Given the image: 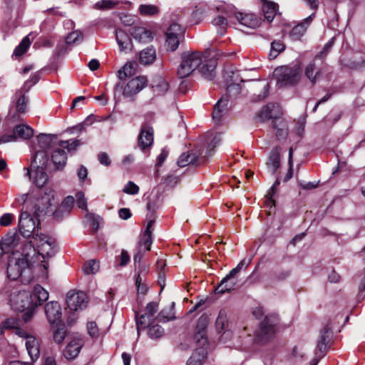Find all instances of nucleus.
<instances>
[{
	"label": "nucleus",
	"instance_id": "obj_39",
	"mask_svg": "<svg viewBox=\"0 0 365 365\" xmlns=\"http://www.w3.org/2000/svg\"><path fill=\"white\" fill-rule=\"evenodd\" d=\"M135 320H136V325L138 328V331H139L140 329H145L148 327H149L153 320L154 318L152 317H150L148 314H142L139 315L138 314H135Z\"/></svg>",
	"mask_w": 365,
	"mask_h": 365
},
{
	"label": "nucleus",
	"instance_id": "obj_21",
	"mask_svg": "<svg viewBox=\"0 0 365 365\" xmlns=\"http://www.w3.org/2000/svg\"><path fill=\"white\" fill-rule=\"evenodd\" d=\"M315 17V13L312 14L308 17L304 19V21L297 26H295L291 33L290 36L294 40H299L305 34L307 28Z\"/></svg>",
	"mask_w": 365,
	"mask_h": 365
},
{
	"label": "nucleus",
	"instance_id": "obj_23",
	"mask_svg": "<svg viewBox=\"0 0 365 365\" xmlns=\"http://www.w3.org/2000/svg\"><path fill=\"white\" fill-rule=\"evenodd\" d=\"M217 66V61L215 59L205 60L202 61L201 66H199V71L207 80H212L215 76V68Z\"/></svg>",
	"mask_w": 365,
	"mask_h": 365
},
{
	"label": "nucleus",
	"instance_id": "obj_20",
	"mask_svg": "<svg viewBox=\"0 0 365 365\" xmlns=\"http://www.w3.org/2000/svg\"><path fill=\"white\" fill-rule=\"evenodd\" d=\"M228 103V96L225 95L218 100L216 105L215 106L212 113V118L217 123H220L222 117L227 112Z\"/></svg>",
	"mask_w": 365,
	"mask_h": 365
},
{
	"label": "nucleus",
	"instance_id": "obj_61",
	"mask_svg": "<svg viewBox=\"0 0 365 365\" xmlns=\"http://www.w3.org/2000/svg\"><path fill=\"white\" fill-rule=\"evenodd\" d=\"M88 219L91 221L93 229L95 232H97L99 229L100 223L102 222V218L96 215L93 213H89L87 215Z\"/></svg>",
	"mask_w": 365,
	"mask_h": 365
},
{
	"label": "nucleus",
	"instance_id": "obj_32",
	"mask_svg": "<svg viewBox=\"0 0 365 365\" xmlns=\"http://www.w3.org/2000/svg\"><path fill=\"white\" fill-rule=\"evenodd\" d=\"M156 58L155 50L149 46L142 50L139 55L140 62L143 65H149L153 63Z\"/></svg>",
	"mask_w": 365,
	"mask_h": 365
},
{
	"label": "nucleus",
	"instance_id": "obj_45",
	"mask_svg": "<svg viewBox=\"0 0 365 365\" xmlns=\"http://www.w3.org/2000/svg\"><path fill=\"white\" fill-rule=\"evenodd\" d=\"M159 8L151 4H141L139 6V12L143 16H154L159 13Z\"/></svg>",
	"mask_w": 365,
	"mask_h": 365
},
{
	"label": "nucleus",
	"instance_id": "obj_49",
	"mask_svg": "<svg viewBox=\"0 0 365 365\" xmlns=\"http://www.w3.org/2000/svg\"><path fill=\"white\" fill-rule=\"evenodd\" d=\"M53 136L52 135L41 133L38 135L37 140L40 148L42 149H49L51 147V143Z\"/></svg>",
	"mask_w": 365,
	"mask_h": 365
},
{
	"label": "nucleus",
	"instance_id": "obj_62",
	"mask_svg": "<svg viewBox=\"0 0 365 365\" xmlns=\"http://www.w3.org/2000/svg\"><path fill=\"white\" fill-rule=\"evenodd\" d=\"M139 243L140 247L143 246L147 251H150V246L153 243L152 235L149 234H143Z\"/></svg>",
	"mask_w": 365,
	"mask_h": 365
},
{
	"label": "nucleus",
	"instance_id": "obj_57",
	"mask_svg": "<svg viewBox=\"0 0 365 365\" xmlns=\"http://www.w3.org/2000/svg\"><path fill=\"white\" fill-rule=\"evenodd\" d=\"M289 168L284 177V182H287L292 178L293 175V148H290L289 150Z\"/></svg>",
	"mask_w": 365,
	"mask_h": 365
},
{
	"label": "nucleus",
	"instance_id": "obj_26",
	"mask_svg": "<svg viewBox=\"0 0 365 365\" xmlns=\"http://www.w3.org/2000/svg\"><path fill=\"white\" fill-rule=\"evenodd\" d=\"M21 238L16 232H9L1 240L7 252H14L20 244Z\"/></svg>",
	"mask_w": 365,
	"mask_h": 365
},
{
	"label": "nucleus",
	"instance_id": "obj_5",
	"mask_svg": "<svg viewBox=\"0 0 365 365\" xmlns=\"http://www.w3.org/2000/svg\"><path fill=\"white\" fill-rule=\"evenodd\" d=\"M35 206V214L37 217L52 215L57 220L61 219V215H58V210L56 209L54 192L52 190H46Z\"/></svg>",
	"mask_w": 365,
	"mask_h": 365
},
{
	"label": "nucleus",
	"instance_id": "obj_1",
	"mask_svg": "<svg viewBox=\"0 0 365 365\" xmlns=\"http://www.w3.org/2000/svg\"><path fill=\"white\" fill-rule=\"evenodd\" d=\"M48 298V292L41 285L36 284L32 293L25 290L13 292L9 296V304L14 311L22 312L29 306L41 305Z\"/></svg>",
	"mask_w": 365,
	"mask_h": 365
},
{
	"label": "nucleus",
	"instance_id": "obj_52",
	"mask_svg": "<svg viewBox=\"0 0 365 365\" xmlns=\"http://www.w3.org/2000/svg\"><path fill=\"white\" fill-rule=\"evenodd\" d=\"M118 4L117 0H101L96 3L95 8L100 10L110 9Z\"/></svg>",
	"mask_w": 365,
	"mask_h": 365
},
{
	"label": "nucleus",
	"instance_id": "obj_58",
	"mask_svg": "<svg viewBox=\"0 0 365 365\" xmlns=\"http://www.w3.org/2000/svg\"><path fill=\"white\" fill-rule=\"evenodd\" d=\"M66 336V330L63 327L58 328L55 330L53 338L56 343L61 344Z\"/></svg>",
	"mask_w": 365,
	"mask_h": 365
},
{
	"label": "nucleus",
	"instance_id": "obj_9",
	"mask_svg": "<svg viewBox=\"0 0 365 365\" xmlns=\"http://www.w3.org/2000/svg\"><path fill=\"white\" fill-rule=\"evenodd\" d=\"M331 335L332 331L328 325L324 327L321 331L317 344L315 356L311 361L310 365H317L319 360L325 356L328 350V346L330 342Z\"/></svg>",
	"mask_w": 365,
	"mask_h": 365
},
{
	"label": "nucleus",
	"instance_id": "obj_25",
	"mask_svg": "<svg viewBox=\"0 0 365 365\" xmlns=\"http://www.w3.org/2000/svg\"><path fill=\"white\" fill-rule=\"evenodd\" d=\"M25 345L32 361L37 360L40 355L39 342L34 336H26Z\"/></svg>",
	"mask_w": 365,
	"mask_h": 365
},
{
	"label": "nucleus",
	"instance_id": "obj_48",
	"mask_svg": "<svg viewBox=\"0 0 365 365\" xmlns=\"http://www.w3.org/2000/svg\"><path fill=\"white\" fill-rule=\"evenodd\" d=\"M83 270L86 274H96L99 270V262L95 259H91L85 263Z\"/></svg>",
	"mask_w": 365,
	"mask_h": 365
},
{
	"label": "nucleus",
	"instance_id": "obj_16",
	"mask_svg": "<svg viewBox=\"0 0 365 365\" xmlns=\"http://www.w3.org/2000/svg\"><path fill=\"white\" fill-rule=\"evenodd\" d=\"M153 130L147 124L142 126L140 133L138 135V145L142 150H144L153 145Z\"/></svg>",
	"mask_w": 365,
	"mask_h": 365
},
{
	"label": "nucleus",
	"instance_id": "obj_13",
	"mask_svg": "<svg viewBox=\"0 0 365 365\" xmlns=\"http://www.w3.org/2000/svg\"><path fill=\"white\" fill-rule=\"evenodd\" d=\"M45 170V168L41 166L35 167L33 171L26 168V175L29 177L36 187H42L48 180V176Z\"/></svg>",
	"mask_w": 365,
	"mask_h": 365
},
{
	"label": "nucleus",
	"instance_id": "obj_36",
	"mask_svg": "<svg viewBox=\"0 0 365 365\" xmlns=\"http://www.w3.org/2000/svg\"><path fill=\"white\" fill-rule=\"evenodd\" d=\"M136 68L137 63L135 62H128L121 69L118 71L117 76L120 80H125L127 77L135 74Z\"/></svg>",
	"mask_w": 365,
	"mask_h": 365
},
{
	"label": "nucleus",
	"instance_id": "obj_6",
	"mask_svg": "<svg viewBox=\"0 0 365 365\" xmlns=\"http://www.w3.org/2000/svg\"><path fill=\"white\" fill-rule=\"evenodd\" d=\"M278 318L274 314L266 316L256 333L255 341L258 344H265L270 341L275 334V326Z\"/></svg>",
	"mask_w": 365,
	"mask_h": 365
},
{
	"label": "nucleus",
	"instance_id": "obj_47",
	"mask_svg": "<svg viewBox=\"0 0 365 365\" xmlns=\"http://www.w3.org/2000/svg\"><path fill=\"white\" fill-rule=\"evenodd\" d=\"M212 24L215 26H219L217 33L222 36L225 34L227 26V21L225 17L218 16L212 20Z\"/></svg>",
	"mask_w": 365,
	"mask_h": 365
},
{
	"label": "nucleus",
	"instance_id": "obj_46",
	"mask_svg": "<svg viewBox=\"0 0 365 365\" xmlns=\"http://www.w3.org/2000/svg\"><path fill=\"white\" fill-rule=\"evenodd\" d=\"M58 146L63 150L66 149L68 152L75 151L80 145V142L76 139H71L68 140H60Z\"/></svg>",
	"mask_w": 365,
	"mask_h": 365
},
{
	"label": "nucleus",
	"instance_id": "obj_35",
	"mask_svg": "<svg viewBox=\"0 0 365 365\" xmlns=\"http://www.w3.org/2000/svg\"><path fill=\"white\" fill-rule=\"evenodd\" d=\"M52 160L57 169L63 168L67 160V154L61 148L56 149L52 155Z\"/></svg>",
	"mask_w": 365,
	"mask_h": 365
},
{
	"label": "nucleus",
	"instance_id": "obj_42",
	"mask_svg": "<svg viewBox=\"0 0 365 365\" xmlns=\"http://www.w3.org/2000/svg\"><path fill=\"white\" fill-rule=\"evenodd\" d=\"M74 202L75 198L73 196H67L62 202L61 206L56 209V210H58V215H61L62 217L64 214H68L73 207Z\"/></svg>",
	"mask_w": 365,
	"mask_h": 365
},
{
	"label": "nucleus",
	"instance_id": "obj_37",
	"mask_svg": "<svg viewBox=\"0 0 365 365\" xmlns=\"http://www.w3.org/2000/svg\"><path fill=\"white\" fill-rule=\"evenodd\" d=\"M198 159V155L194 152L183 153L178 160V165L180 168L188 165L195 164Z\"/></svg>",
	"mask_w": 365,
	"mask_h": 365
},
{
	"label": "nucleus",
	"instance_id": "obj_51",
	"mask_svg": "<svg viewBox=\"0 0 365 365\" xmlns=\"http://www.w3.org/2000/svg\"><path fill=\"white\" fill-rule=\"evenodd\" d=\"M148 328V335L151 339H158L164 334V329L159 324L150 325Z\"/></svg>",
	"mask_w": 365,
	"mask_h": 365
},
{
	"label": "nucleus",
	"instance_id": "obj_27",
	"mask_svg": "<svg viewBox=\"0 0 365 365\" xmlns=\"http://www.w3.org/2000/svg\"><path fill=\"white\" fill-rule=\"evenodd\" d=\"M115 38L120 51L127 52L132 48V41L125 31L118 29L115 31Z\"/></svg>",
	"mask_w": 365,
	"mask_h": 365
},
{
	"label": "nucleus",
	"instance_id": "obj_38",
	"mask_svg": "<svg viewBox=\"0 0 365 365\" xmlns=\"http://www.w3.org/2000/svg\"><path fill=\"white\" fill-rule=\"evenodd\" d=\"M315 59L311 63H309L305 68L304 73L305 76L309 80L314 83L320 77L321 70L319 68L317 69L315 63Z\"/></svg>",
	"mask_w": 365,
	"mask_h": 365
},
{
	"label": "nucleus",
	"instance_id": "obj_43",
	"mask_svg": "<svg viewBox=\"0 0 365 365\" xmlns=\"http://www.w3.org/2000/svg\"><path fill=\"white\" fill-rule=\"evenodd\" d=\"M285 49L284 44L281 41H274L271 43V48L269 53V58L274 59Z\"/></svg>",
	"mask_w": 365,
	"mask_h": 365
},
{
	"label": "nucleus",
	"instance_id": "obj_53",
	"mask_svg": "<svg viewBox=\"0 0 365 365\" xmlns=\"http://www.w3.org/2000/svg\"><path fill=\"white\" fill-rule=\"evenodd\" d=\"M344 66L354 70L365 68V57L361 61L356 59L347 60L344 63Z\"/></svg>",
	"mask_w": 365,
	"mask_h": 365
},
{
	"label": "nucleus",
	"instance_id": "obj_10",
	"mask_svg": "<svg viewBox=\"0 0 365 365\" xmlns=\"http://www.w3.org/2000/svg\"><path fill=\"white\" fill-rule=\"evenodd\" d=\"M282 114V111L280 106L278 104L270 103L259 110L257 115V118L260 122L273 119L272 127L277 128V122H279L280 124L283 123V120L280 118Z\"/></svg>",
	"mask_w": 365,
	"mask_h": 365
},
{
	"label": "nucleus",
	"instance_id": "obj_7",
	"mask_svg": "<svg viewBox=\"0 0 365 365\" xmlns=\"http://www.w3.org/2000/svg\"><path fill=\"white\" fill-rule=\"evenodd\" d=\"M40 226V220L31 215L27 211H22L19 219L18 227L21 235L29 237L37 231Z\"/></svg>",
	"mask_w": 365,
	"mask_h": 365
},
{
	"label": "nucleus",
	"instance_id": "obj_40",
	"mask_svg": "<svg viewBox=\"0 0 365 365\" xmlns=\"http://www.w3.org/2000/svg\"><path fill=\"white\" fill-rule=\"evenodd\" d=\"M216 329L220 333L225 331L228 327L227 314L225 309L219 312L218 317L215 322Z\"/></svg>",
	"mask_w": 365,
	"mask_h": 365
},
{
	"label": "nucleus",
	"instance_id": "obj_41",
	"mask_svg": "<svg viewBox=\"0 0 365 365\" xmlns=\"http://www.w3.org/2000/svg\"><path fill=\"white\" fill-rule=\"evenodd\" d=\"M48 160L49 158L47 153L43 150H39L36 153L33 163L34 167L41 166L46 168Z\"/></svg>",
	"mask_w": 365,
	"mask_h": 365
},
{
	"label": "nucleus",
	"instance_id": "obj_60",
	"mask_svg": "<svg viewBox=\"0 0 365 365\" xmlns=\"http://www.w3.org/2000/svg\"><path fill=\"white\" fill-rule=\"evenodd\" d=\"M75 200L80 209L87 210V201L83 192H78L76 194Z\"/></svg>",
	"mask_w": 365,
	"mask_h": 365
},
{
	"label": "nucleus",
	"instance_id": "obj_63",
	"mask_svg": "<svg viewBox=\"0 0 365 365\" xmlns=\"http://www.w3.org/2000/svg\"><path fill=\"white\" fill-rule=\"evenodd\" d=\"M88 333L91 337L98 336L99 331L95 322H90L87 324Z\"/></svg>",
	"mask_w": 365,
	"mask_h": 365
},
{
	"label": "nucleus",
	"instance_id": "obj_11",
	"mask_svg": "<svg viewBox=\"0 0 365 365\" xmlns=\"http://www.w3.org/2000/svg\"><path fill=\"white\" fill-rule=\"evenodd\" d=\"M88 303L86 294L83 292H69L66 296V304L73 311L82 310Z\"/></svg>",
	"mask_w": 365,
	"mask_h": 365
},
{
	"label": "nucleus",
	"instance_id": "obj_55",
	"mask_svg": "<svg viewBox=\"0 0 365 365\" xmlns=\"http://www.w3.org/2000/svg\"><path fill=\"white\" fill-rule=\"evenodd\" d=\"M83 36L80 31H74L68 34L66 38L67 44H73L82 41Z\"/></svg>",
	"mask_w": 365,
	"mask_h": 365
},
{
	"label": "nucleus",
	"instance_id": "obj_24",
	"mask_svg": "<svg viewBox=\"0 0 365 365\" xmlns=\"http://www.w3.org/2000/svg\"><path fill=\"white\" fill-rule=\"evenodd\" d=\"M280 150L281 148L278 146L273 148L266 163L267 167L272 175H274L280 167Z\"/></svg>",
	"mask_w": 365,
	"mask_h": 365
},
{
	"label": "nucleus",
	"instance_id": "obj_3",
	"mask_svg": "<svg viewBox=\"0 0 365 365\" xmlns=\"http://www.w3.org/2000/svg\"><path fill=\"white\" fill-rule=\"evenodd\" d=\"M273 76L279 88L294 86L301 78L302 68L299 63L279 66L274 69Z\"/></svg>",
	"mask_w": 365,
	"mask_h": 365
},
{
	"label": "nucleus",
	"instance_id": "obj_15",
	"mask_svg": "<svg viewBox=\"0 0 365 365\" xmlns=\"http://www.w3.org/2000/svg\"><path fill=\"white\" fill-rule=\"evenodd\" d=\"M55 246V241L53 240L36 250L38 252V257H40L42 259V260H41V265L45 269H47L48 266L46 259L52 257L56 253Z\"/></svg>",
	"mask_w": 365,
	"mask_h": 365
},
{
	"label": "nucleus",
	"instance_id": "obj_31",
	"mask_svg": "<svg viewBox=\"0 0 365 365\" xmlns=\"http://www.w3.org/2000/svg\"><path fill=\"white\" fill-rule=\"evenodd\" d=\"M25 93L24 91L20 89L16 91L14 95L16 100V111L20 114H24L26 112L27 99Z\"/></svg>",
	"mask_w": 365,
	"mask_h": 365
},
{
	"label": "nucleus",
	"instance_id": "obj_56",
	"mask_svg": "<svg viewBox=\"0 0 365 365\" xmlns=\"http://www.w3.org/2000/svg\"><path fill=\"white\" fill-rule=\"evenodd\" d=\"M39 79H40V73H39L36 72V73H33L31 76L30 78L24 83V84L23 85V86L21 89L24 91L25 92H28L29 91V89L33 86H34L35 84H36L38 82Z\"/></svg>",
	"mask_w": 365,
	"mask_h": 365
},
{
	"label": "nucleus",
	"instance_id": "obj_54",
	"mask_svg": "<svg viewBox=\"0 0 365 365\" xmlns=\"http://www.w3.org/2000/svg\"><path fill=\"white\" fill-rule=\"evenodd\" d=\"M166 35L177 36V37L181 38L184 35V29L180 24L173 23L168 28Z\"/></svg>",
	"mask_w": 365,
	"mask_h": 365
},
{
	"label": "nucleus",
	"instance_id": "obj_17",
	"mask_svg": "<svg viewBox=\"0 0 365 365\" xmlns=\"http://www.w3.org/2000/svg\"><path fill=\"white\" fill-rule=\"evenodd\" d=\"M236 19L243 26L256 29L261 24V19L254 14L234 13Z\"/></svg>",
	"mask_w": 365,
	"mask_h": 365
},
{
	"label": "nucleus",
	"instance_id": "obj_29",
	"mask_svg": "<svg viewBox=\"0 0 365 365\" xmlns=\"http://www.w3.org/2000/svg\"><path fill=\"white\" fill-rule=\"evenodd\" d=\"M260 1L262 4V9L264 18L267 20V21L271 22L277 14L278 11V5L276 3L268 0Z\"/></svg>",
	"mask_w": 365,
	"mask_h": 365
},
{
	"label": "nucleus",
	"instance_id": "obj_4",
	"mask_svg": "<svg viewBox=\"0 0 365 365\" xmlns=\"http://www.w3.org/2000/svg\"><path fill=\"white\" fill-rule=\"evenodd\" d=\"M201 63L202 55L200 52H183L181 55L180 63L177 71L178 76L180 78L188 77Z\"/></svg>",
	"mask_w": 365,
	"mask_h": 365
},
{
	"label": "nucleus",
	"instance_id": "obj_2",
	"mask_svg": "<svg viewBox=\"0 0 365 365\" xmlns=\"http://www.w3.org/2000/svg\"><path fill=\"white\" fill-rule=\"evenodd\" d=\"M29 252L25 249L22 250V253L13 252L12 255L9 257L7 266V276L11 280H16L23 274L30 273L29 264L28 257Z\"/></svg>",
	"mask_w": 365,
	"mask_h": 365
},
{
	"label": "nucleus",
	"instance_id": "obj_50",
	"mask_svg": "<svg viewBox=\"0 0 365 365\" xmlns=\"http://www.w3.org/2000/svg\"><path fill=\"white\" fill-rule=\"evenodd\" d=\"M180 37L177 36L166 35L165 47L167 50L174 51H175L180 43Z\"/></svg>",
	"mask_w": 365,
	"mask_h": 365
},
{
	"label": "nucleus",
	"instance_id": "obj_28",
	"mask_svg": "<svg viewBox=\"0 0 365 365\" xmlns=\"http://www.w3.org/2000/svg\"><path fill=\"white\" fill-rule=\"evenodd\" d=\"M200 347L197 348L192 352L191 356L187 361V365H202L207 358V351L204 347L205 345H201Z\"/></svg>",
	"mask_w": 365,
	"mask_h": 365
},
{
	"label": "nucleus",
	"instance_id": "obj_59",
	"mask_svg": "<svg viewBox=\"0 0 365 365\" xmlns=\"http://www.w3.org/2000/svg\"><path fill=\"white\" fill-rule=\"evenodd\" d=\"M123 192L128 195H136L139 192V187L133 181H128L124 186Z\"/></svg>",
	"mask_w": 365,
	"mask_h": 365
},
{
	"label": "nucleus",
	"instance_id": "obj_19",
	"mask_svg": "<svg viewBox=\"0 0 365 365\" xmlns=\"http://www.w3.org/2000/svg\"><path fill=\"white\" fill-rule=\"evenodd\" d=\"M34 243L31 241H29L27 244L24 245L25 250L27 251L28 249L32 250L33 252H36L39 247L44 246L45 244L48 243L50 241L53 240L50 237L45 235L42 233H38L37 231L36 233L33 235Z\"/></svg>",
	"mask_w": 365,
	"mask_h": 365
},
{
	"label": "nucleus",
	"instance_id": "obj_8",
	"mask_svg": "<svg viewBox=\"0 0 365 365\" xmlns=\"http://www.w3.org/2000/svg\"><path fill=\"white\" fill-rule=\"evenodd\" d=\"M251 262V259L246 261L245 259H242L236 267L233 268L230 272L221 280L220 284L215 289L216 293L224 294L233 290L236 286V282L232 281L235 276L240 272L243 267H247Z\"/></svg>",
	"mask_w": 365,
	"mask_h": 365
},
{
	"label": "nucleus",
	"instance_id": "obj_18",
	"mask_svg": "<svg viewBox=\"0 0 365 365\" xmlns=\"http://www.w3.org/2000/svg\"><path fill=\"white\" fill-rule=\"evenodd\" d=\"M83 340L81 338H75L66 346L63 355L67 359H73L79 354L83 346Z\"/></svg>",
	"mask_w": 365,
	"mask_h": 365
},
{
	"label": "nucleus",
	"instance_id": "obj_12",
	"mask_svg": "<svg viewBox=\"0 0 365 365\" xmlns=\"http://www.w3.org/2000/svg\"><path fill=\"white\" fill-rule=\"evenodd\" d=\"M147 86V79L145 76H138L130 79L123 89V94L125 97H133Z\"/></svg>",
	"mask_w": 365,
	"mask_h": 365
},
{
	"label": "nucleus",
	"instance_id": "obj_14",
	"mask_svg": "<svg viewBox=\"0 0 365 365\" xmlns=\"http://www.w3.org/2000/svg\"><path fill=\"white\" fill-rule=\"evenodd\" d=\"M45 312L51 324L58 325L61 322V307L57 302H50L46 304Z\"/></svg>",
	"mask_w": 365,
	"mask_h": 365
},
{
	"label": "nucleus",
	"instance_id": "obj_44",
	"mask_svg": "<svg viewBox=\"0 0 365 365\" xmlns=\"http://www.w3.org/2000/svg\"><path fill=\"white\" fill-rule=\"evenodd\" d=\"M30 44L31 41L29 37H24L19 46L15 48L13 55L17 58L21 56L27 51Z\"/></svg>",
	"mask_w": 365,
	"mask_h": 365
},
{
	"label": "nucleus",
	"instance_id": "obj_64",
	"mask_svg": "<svg viewBox=\"0 0 365 365\" xmlns=\"http://www.w3.org/2000/svg\"><path fill=\"white\" fill-rule=\"evenodd\" d=\"M14 218V216L11 213L4 214L0 217V225L5 226V227L9 226L11 224Z\"/></svg>",
	"mask_w": 365,
	"mask_h": 365
},
{
	"label": "nucleus",
	"instance_id": "obj_22",
	"mask_svg": "<svg viewBox=\"0 0 365 365\" xmlns=\"http://www.w3.org/2000/svg\"><path fill=\"white\" fill-rule=\"evenodd\" d=\"M129 32L139 42L148 43L153 39L151 31L143 26H135L130 29Z\"/></svg>",
	"mask_w": 365,
	"mask_h": 365
},
{
	"label": "nucleus",
	"instance_id": "obj_30",
	"mask_svg": "<svg viewBox=\"0 0 365 365\" xmlns=\"http://www.w3.org/2000/svg\"><path fill=\"white\" fill-rule=\"evenodd\" d=\"M207 317L201 316L197 320V329L198 331L195 334L194 339L201 345H206L207 338L205 336L204 329L207 326Z\"/></svg>",
	"mask_w": 365,
	"mask_h": 365
},
{
	"label": "nucleus",
	"instance_id": "obj_34",
	"mask_svg": "<svg viewBox=\"0 0 365 365\" xmlns=\"http://www.w3.org/2000/svg\"><path fill=\"white\" fill-rule=\"evenodd\" d=\"M153 93L157 96L165 94L169 88L168 83L161 77H156L151 85Z\"/></svg>",
	"mask_w": 365,
	"mask_h": 365
},
{
	"label": "nucleus",
	"instance_id": "obj_33",
	"mask_svg": "<svg viewBox=\"0 0 365 365\" xmlns=\"http://www.w3.org/2000/svg\"><path fill=\"white\" fill-rule=\"evenodd\" d=\"M13 132L16 135V140L19 138L27 140L31 138L34 135L33 129L31 127L24 124L16 125L14 128Z\"/></svg>",
	"mask_w": 365,
	"mask_h": 365
}]
</instances>
